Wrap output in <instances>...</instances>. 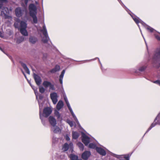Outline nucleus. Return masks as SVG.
<instances>
[{
	"label": "nucleus",
	"mask_w": 160,
	"mask_h": 160,
	"mask_svg": "<svg viewBox=\"0 0 160 160\" xmlns=\"http://www.w3.org/2000/svg\"><path fill=\"white\" fill-rule=\"evenodd\" d=\"M44 36V37H43L42 38V42L44 43H47L48 40L49 39V38L48 36L47 30L44 23L43 26V29L41 30Z\"/></svg>",
	"instance_id": "obj_6"
},
{
	"label": "nucleus",
	"mask_w": 160,
	"mask_h": 160,
	"mask_svg": "<svg viewBox=\"0 0 160 160\" xmlns=\"http://www.w3.org/2000/svg\"><path fill=\"white\" fill-rule=\"evenodd\" d=\"M146 68L147 66L146 65L142 66L139 68V71L140 72H142L146 69Z\"/></svg>",
	"instance_id": "obj_34"
},
{
	"label": "nucleus",
	"mask_w": 160,
	"mask_h": 160,
	"mask_svg": "<svg viewBox=\"0 0 160 160\" xmlns=\"http://www.w3.org/2000/svg\"><path fill=\"white\" fill-rule=\"evenodd\" d=\"M82 141L86 146L88 145L89 143L91 141L90 138L85 134H82Z\"/></svg>",
	"instance_id": "obj_12"
},
{
	"label": "nucleus",
	"mask_w": 160,
	"mask_h": 160,
	"mask_svg": "<svg viewBox=\"0 0 160 160\" xmlns=\"http://www.w3.org/2000/svg\"><path fill=\"white\" fill-rule=\"evenodd\" d=\"M153 58L155 59H160V47L157 48L155 51Z\"/></svg>",
	"instance_id": "obj_16"
},
{
	"label": "nucleus",
	"mask_w": 160,
	"mask_h": 160,
	"mask_svg": "<svg viewBox=\"0 0 160 160\" xmlns=\"http://www.w3.org/2000/svg\"><path fill=\"white\" fill-rule=\"evenodd\" d=\"M24 40V38L23 37H21L18 39L17 40V43H20L21 42L23 41Z\"/></svg>",
	"instance_id": "obj_33"
},
{
	"label": "nucleus",
	"mask_w": 160,
	"mask_h": 160,
	"mask_svg": "<svg viewBox=\"0 0 160 160\" xmlns=\"http://www.w3.org/2000/svg\"><path fill=\"white\" fill-rule=\"evenodd\" d=\"M33 78L37 84L38 86L40 85L42 82L41 78L35 73L33 74Z\"/></svg>",
	"instance_id": "obj_15"
},
{
	"label": "nucleus",
	"mask_w": 160,
	"mask_h": 160,
	"mask_svg": "<svg viewBox=\"0 0 160 160\" xmlns=\"http://www.w3.org/2000/svg\"><path fill=\"white\" fill-rule=\"evenodd\" d=\"M77 145L79 147L80 150L83 151L84 149V146L83 144L80 142H79L77 143Z\"/></svg>",
	"instance_id": "obj_32"
},
{
	"label": "nucleus",
	"mask_w": 160,
	"mask_h": 160,
	"mask_svg": "<svg viewBox=\"0 0 160 160\" xmlns=\"http://www.w3.org/2000/svg\"><path fill=\"white\" fill-rule=\"evenodd\" d=\"M27 27V24L26 22L23 21L20 22V28L19 30L21 34L24 36L28 35V33L26 30Z\"/></svg>",
	"instance_id": "obj_5"
},
{
	"label": "nucleus",
	"mask_w": 160,
	"mask_h": 160,
	"mask_svg": "<svg viewBox=\"0 0 160 160\" xmlns=\"http://www.w3.org/2000/svg\"><path fill=\"white\" fill-rule=\"evenodd\" d=\"M20 20L18 19L16 21V22H15L14 23V27L16 28H18L19 30L20 28V26H19V22H20Z\"/></svg>",
	"instance_id": "obj_28"
},
{
	"label": "nucleus",
	"mask_w": 160,
	"mask_h": 160,
	"mask_svg": "<svg viewBox=\"0 0 160 160\" xmlns=\"http://www.w3.org/2000/svg\"><path fill=\"white\" fill-rule=\"evenodd\" d=\"M91 155L90 152L88 151H86L82 154V158L84 160H87Z\"/></svg>",
	"instance_id": "obj_18"
},
{
	"label": "nucleus",
	"mask_w": 160,
	"mask_h": 160,
	"mask_svg": "<svg viewBox=\"0 0 160 160\" xmlns=\"http://www.w3.org/2000/svg\"><path fill=\"white\" fill-rule=\"evenodd\" d=\"M63 106V103L62 101L61 100L59 101L58 102L57 106V109L58 110H59Z\"/></svg>",
	"instance_id": "obj_22"
},
{
	"label": "nucleus",
	"mask_w": 160,
	"mask_h": 160,
	"mask_svg": "<svg viewBox=\"0 0 160 160\" xmlns=\"http://www.w3.org/2000/svg\"><path fill=\"white\" fill-rule=\"evenodd\" d=\"M36 14H34L32 15H30V16L32 17L33 18V22L35 23H37L38 22L37 18L36 17Z\"/></svg>",
	"instance_id": "obj_30"
},
{
	"label": "nucleus",
	"mask_w": 160,
	"mask_h": 160,
	"mask_svg": "<svg viewBox=\"0 0 160 160\" xmlns=\"http://www.w3.org/2000/svg\"><path fill=\"white\" fill-rule=\"evenodd\" d=\"M65 138L66 140L67 141H69L70 140V138H69V136L68 135H66L65 136Z\"/></svg>",
	"instance_id": "obj_41"
},
{
	"label": "nucleus",
	"mask_w": 160,
	"mask_h": 160,
	"mask_svg": "<svg viewBox=\"0 0 160 160\" xmlns=\"http://www.w3.org/2000/svg\"><path fill=\"white\" fill-rule=\"evenodd\" d=\"M98 59H99V58H98ZM99 63H100V61L99 60Z\"/></svg>",
	"instance_id": "obj_50"
},
{
	"label": "nucleus",
	"mask_w": 160,
	"mask_h": 160,
	"mask_svg": "<svg viewBox=\"0 0 160 160\" xmlns=\"http://www.w3.org/2000/svg\"><path fill=\"white\" fill-rule=\"evenodd\" d=\"M55 114L58 118H59L60 117V115L59 112L56 110L55 111Z\"/></svg>",
	"instance_id": "obj_38"
},
{
	"label": "nucleus",
	"mask_w": 160,
	"mask_h": 160,
	"mask_svg": "<svg viewBox=\"0 0 160 160\" xmlns=\"http://www.w3.org/2000/svg\"><path fill=\"white\" fill-rule=\"evenodd\" d=\"M89 147L91 148H96V145L93 143H90L89 145Z\"/></svg>",
	"instance_id": "obj_36"
},
{
	"label": "nucleus",
	"mask_w": 160,
	"mask_h": 160,
	"mask_svg": "<svg viewBox=\"0 0 160 160\" xmlns=\"http://www.w3.org/2000/svg\"><path fill=\"white\" fill-rule=\"evenodd\" d=\"M129 14L131 15V16L132 17V18H133V20H134V21L135 22L137 23V24L138 25V27H139V29L140 30V32L141 33V34L142 36L143 37L142 34V32L138 24L139 23H141L143 26H144V27L146 28L149 31H150L151 32H154V31H155L153 28L151 27H150L148 26L147 24H146L144 22H143L142 20H141V19H139L136 16H135L134 15L131 14L128 12ZM144 38V37H143Z\"/></svg>",
	"instance_id": "obj_1"
},
{
	"label": "nucleus",
	"mask_w": 160,
	"mask_h": 160,
	"mask_svg": "<svg viewBox=\"0 0 160 160\" xmlns=\"http://www.w3.org/2000/svg\"><path fill=\"white\" fill-rule=\"evenodd\" d=\"M67 122L71 127H72L73 126V122L72 121L70 120H68Z\"/></svg>",
	"instance_id": "obj_40"
},
{
	"label": "nucleus",
	"mask_w": 160,
	"mask_h": 160,
	"mask_svg": "<svg viewBox=\"0 0 160 160\" xmlns=\"http://www.w3.org/2000/svg\"><path fill=\"white\" fill-rule=\"evenodd\" d=\"M29 40L31 43L34 44L37 41V39L35 37L31 36L29 38Z\"/></svg>",
	"instance_id": "obj_25"
},
{
	"label": "nucleus",
	"mask_w": 160,
	"mask_h": 160,
	"mask_svg": "<svg viewBox=\"0 0 160 160\" xmlns=\"http://www.w3.org/2000/svg\"><path fill=\"white\" fill-rule=\"evenodd\" d=\"M30 15L37 14V8L36 6L33 4H30L28 6Z\"/></svg>",
	"instance_id": "obj_8"
},
{
	"label": "nucleus",
	"mask_w": 160,
	"mask_h": 160,
	"mask_svg": "<svg viewBox=\"0 0 160 160\" xmlns=\"http://www.w3.org/2000/svg\"><path fill=\"white\" fill-rule=\"evenodd\" d=\"M22 66L23 67L26 73L29 74L30 73V71L26 65L24 63H22Z\"/></svg>",
	"instance_id": "obj_26"
},
{
	"label": "nucleus",
	"mask_w": 160,
	"mask_h": 160,
	"mask_svg": "<svg viewBox=\"0 0 160 160\" xmlns=\"http://www.w3.org/2000/svg\"><path fill=\"white\" fill-rule=\"evenodd\" d=\"M9 58L10 59H11V57L10 56H9Z\"/></svg>",
	"instance_id": "obj_49"
},
{
	"label": "nucleus",
	"mask_w": 160,
	"mask_h": 160,
	"mask_svg": "<svg viewBox=\"0 0 160 160\" xmlns=\"http://www.w3.org/2000/svg\"><path fill=\"white\" fill-rule=\"evenodd\" d=\"M119 2L121 3V5H122V6L126 9V10L128 12V11H129V10L124 5V4L121 1V0H118Z\"/></svg>",
	"instance_id": "obj_35"
},
{
	"label": "nucleus",
	"mask_w": 160,
	"mask_h": 160,
	"mask_svg": "<svg viewBox=\"0 0 160 160\" xmlns=\"http://www.w3.org/2000/svg\"><path fill=\"white\" fill-rule=\"evenodd\" d=\"M73 145L72 143H70L69 145L67 143H65L63 146L62 148V150L63 151H66L68 149H69V150L72 152L73 151Z\"/></svg>",
	"instance_id": "obj_11"
},
{
	"label": "nucleus",
	"mask_w": 160,
	"mask_h": 160,
	"mask_svg": "<svg viewBox=\"0 0 160 160\" xmlns=\"http://www.w3.org/2000/svg\"><path fill=\"white\" fill-rule=\"evenodd\" d=\"M28 2V0H22V6L25 8L27 6V4Z\"/></svg>",
	"instance_id": "obj_31"
},
{
	"label": "nucleus",
	"mask_w": 160,
	"mask_h": 160,
	"mask_svg": "<svg viewBox=\"0 0 160 160\" xmlns=\"http://www.w3.org/2000/svg\"><path fill=\"white\" fill-rule=\"evenodd\" d=\"M12 8H10L9 10L7 7H4L2 3L0 4V15L5 19H11L12 16L9 15V11H12Z\"/></svg>",
	"instance_id": "obj_2"
},
{
	"label": "nucleus",
	"mask_w": 160,
	"mask_h": 160,
	"mask_svg": "<svg viewBox=\"0 0 160 160\" xmlns=\"http://www.w3.org/2000/svg\"><path fill=\"white\" fill-rule=\"evenodd\" d=\"M52 130L55 133H59L61 130L57 126H54L52 128Z\"/></svg>",
	"instance_id": "obj_20"
},
{
	"label": "nucleus",
	"mask_w": 160,
	"mask_h": 160,
	"mask_svg": "<svg viewBox=\"0 0 160 160\" xmlns=\"http://www.w3.org/2000/svg\"><path fill=\"white\" fill-rule=\"evenodd\" d=\"M65 70H63L62 71L61 73L59 76V81L60 83L62 84V80L64 74L65 73Z\"/></svg>",
	"instance_id": "obj_23"
},
{
	"label": "nucleus",
	"mask_w": 160,
	"mask_h": 160,
	"mask_svg": "<svg viewBox=\"0 0 160 160\" xmlns=\"http://www.w3.org/2000/svg\"><path fill=\"white\" fill-rule=\"evenodd\" d=\"M35 3H36V4H38V2H37V1H35Z\"/></svg>",
	"instance_id": "obj_45"
},
{
	"label": "nucleus",
	"mask_w": 160,
	"mask_h": 160,
	"mask_svg": "<svg viewBox=\"0 0 160 160\" xmlns=\"http://www.w3.org/2000/svg\"><path fill=\"white\" fill-rule=\"evenodd\" d=\"M79 136V134L78 132H72V137L74 139H77Z\"/></svg>",
	"instance_id": "obj_29"
},
{
	"label": "nucleus",
	"mask_w": 160,
	"mask_h": 160,
	"mask_svg": "<svg viewBox=\"0 0 160 160\" xmlns=\"http://www.w3.org/2000/svg\"><path fill=\"white\" fill-rule=\"evenodd\" d=\"M50 97L53 103L54 104H56L58 101V96L56 92H52L50 94Z\"/></svg>",
	"instance_id": "obj_13"
},
{
	"label": "nucleus",
	"mask_w": 160,
	"mask_h": 160,
	"mask_svg": "<svg viewBox=\"0 0 160 160\" xmlns=\"http://www.w3.org/2000/svg\"><path fill=\"white\" fill-rule=\"evenodd\" d=\"M43 86L46 88H49L50 90H54V86L53 84L51 82L47 81H44L42 83Z\"/></svg>",
	"instance_id": "obj_9"
},
{
	"label": "nucleus",
	"mask_w": 160,
	"mask_h": 160,
	"mask_svg": "<svg viewBox=\"0 0 160 160\" xmlns=\"http://www.w3.org/2000/svg\"><path fill=\"white\" fill-rule=\"evenodd\" d=\"M71 160H82V159H78V157L72 154L69 156Z\"/></svg>",
	"instance_id": "obj_27"
},
{
	"label": "nucleus",
	"mask_w": 160,
	"mask_h": 160,
	"mask_svg": "<svg viewBox=\"0 0 160 160\" xmlns=\"http://www.w3.org/2000/svg\"><path fill=\"white\" fill-rule=\"evenodd\" d=\"M113 156L120 160H124V158L126 160H129V156L128 155H119L113 154Z\"/></svg>",
	"instance_id": "obj_14"
},
{
	"label": "nucleus",
	"mask_w": 160,
	"mask_h": 160,
	"mask_svg": "<svg viewBox=\"0 0 160 160\" xmlns=\"http://www.w3.org/2000/svg\"><path fill=\"white\" fill-rule=\"evenodd\" d=\"M64 99L65 101V102L67 105V106L68 107V109L69 110H70V112H71L73 118H74L75 120L78 123V120L75 116V115L72 109L71 108V106H70V105L69 103V102L68 101V100L67 99V98L66 96L65 95H64Z\"/></svg>",
	"instance_id": "obj_7"
},
{
	"label": "nucleus",
	"mask_w": 160,
	"mask_h": 160,
	"mask_svg": "<svg viewBox=\"0 0 160 160\" xmlns=\"http://www.w3.org/2000/svg\"><path fill=\"white\" fill-rule=\"evenodd\" d=\"M157 124L160 125V115L158 114L155 119L154 122L151 124L150 127L148 128L146 132L151 130L153 127H154Z\"/></svg>",
	"instance_id": "obj_10"
},
{
	"label": "nucleus",
	"mask_w": 160,
	"mask_h": 160,
	"mask_svg": "<svg viewBox=\"0 0 160 160\" xmlns=\"http://www.w3.org/2000/svg\"><path fill=\"white\" fill-rule=\"evenodd\" d=\"M0 49L1 51H2V48L0 47Z\"/></svg>",
	"instance_id": "obj_47"
},
{
	"label": "nucleus",
	"mask_w": 160,
	"mask_h": 160,
	"mask_svg": "<svg viewBox=\"0 0 160 160\" xmlns=\"http://www.w3.org/2000/svg\"><path fill=\"white\" fill-rule=\"evenodd\" d=\"M7 1V0H0V1L1 2H5Z\"/></svg>",
	"instance_id": "obj_42"
},
{
	"label": "nucleus",
	"mask_w": 160,
	"mask_h": 160,
	"mask_svg": "<svg viewBox=\"0 0 160 160\" xmlns=\"http://www.w3.org/2000/svg\"><path fill=\"white\" fill-rule=\"evenodd\" d=\"M44 91H35V93L36 95V98L38 99V102L39 105V115L42 121V118L41 115V111L43 108V104L42 103H40L41 102V99L42 98V94L44 92Z\"/></svg>",
	"instance_id": "obj_3"
},
{
	"label": "nucleus",
	"mask_w": 160,
	"mask_h": 160,
	"mask_svg": "<svg viewBox=\"0 0 160 160\" xmlns=\"http://www.w3.org/2000/svg\"><path fill=\"white\" fill-rule=\"evenodd\" d=\"M152 82L154 83H156L160 86V80H157L155 81H153Z\"/></svg>",
	"instance_id": "obj_39"
},
{
	"label": "nucleus",
	"mask_w": 160,
	"mask_h": 160,
	"mask_svg": "<svg viewBox=\"0 0 160 160\" xmlns=\"http://www.w3.org/2000/svg\"><path fill=\"white\" fill-rule=\"evenodd\" d=\"M97 58H94V59H91V60H95Z\"/></svg>",
	"instance_id": "obj_46"
},
{
	"label": "nucleus",
	"mask_w": 160,
	"mask_h": 160,
	"mask_svg": "<svg viewBox=\"0 0 160 160\" xmlns=\"http://www.w3.org/2000/svg\"><path fill=\"white\" fill-rule=\"evenodd\" d=\"M43 90H45L43 88Z\"/></svg>",
	"instance_id": "obj_51"
},
{
	"label": "nucleus",
	"mask_w": 160,
	"mask_h": 160,
	"mask_svg": "<svg viewBox=\"0 0 160 160\" xmlns=\"http://www.w3.org/2000/svg\"><path fill=\"white\" fill-rule=\"evenodd\" d=\"M24 12L26 14L27 13V10L26 8L22 9L20 7H17L15 10V15L18 17L20 18L22 16Z\"/></svg>",
	"instance_id": "obj_4"
},
{
	"label": "nucleus",
	"mask_w": 160,
	"mask_h": 160,
	"mask_svg": "<svg viewBox=\"0 0 160 160\" xmlns=\"http://www.w3.org/2000/svg\"><path fill=\"white\" fill-rule=\"evenodd\" d=\"M22 72L23 73V74H24V76L25 77V78H27V77H26V75L25 74V73H24V72L23 71H22Z\"/></svg>",
	"instance_id": "obj_44"
},
{
	"label": "nucleus",
	"mask_w": 160,
	"mask_h": 160,
	"mask_svg": "<svg viewBox=\"0 0 160 160\" xmlns=\"http://www.w3.org/2000/svg\"><path fill=\"white\" fill-rule=\"evenodd\" d=\"M60 68L59 66L58 65H56L55 68L51 70V72L52 73H54L56 72L59 71L60 69Z\"/></svg>",
	"instance_id": "obj_24"
},
{
	"label": "nucleus",
	"mask_w": 160,
	"mask_h": 160,
	"mask_svg": "<svg viewBox=\"0 0 160 160\" xmlns=\"http://www.w3.org/2000/svg\"><path fill=\"white\" fill-rule=\"evenodd\" d=\"M0 37H3L1 31H0Z\"/></svg>",
	"instance_id": "obj_43"
},
{
	"label": "nucleus",
	"mask_w": 160,
	"mask_h": 160,
	"mask_svg": "<svg viewBox=\"0 0 160 160\" xmlns=\"http://www.w3.org/2000/svg\"><path fill=\"white\" fill-rule=\"evenodd\" d=\"M49 122L51 124L53 127L56 124V119L52 116H50L49 118Z\"/></svg>",
	"instance_id": "obj_19"
},
{
	"label": "nucleus",
	"mask_w": 160,
	"mask_h": 160,
	"mask_svg": "<svg viewBox=\"0 0 160 160\" xmlns=\"http://www.w3.org/2000/svg\"><path fill=\"white\" fill-rule=\"evenodd\" d=\"M43 55H44V56H47V55H46V54H44Z\"/></svg>",
	"instance_id": "obj_48"
},
{
	"label": "nucleus",
	"mask_w": 160,
	"mask_h": 160,
	"mask_svg": "<svg viewBox=\"0 0 160 160\" xmlns=\"http://www.w3.org/2000/svg\"><path fill=\"white\" fill-rule=\"evenodd\" d=\"M96 149L97 152L101 155L104 156L106 154L105 151L102 148H96Z\"/></svg>",
	"instance_id": "obj_21"
},
{
	"label": "nucleus",
	"mask_w": 160,
	"mask_h": 160,
	"mask_svg": "<svg viewBox=\"0 0 160 160\" xmlns=\"http://www.w3.org/2000/svg\"><path fill=\"white\" fill-rule=\"evenodd\" d=\"M51 112V109L48 107L44 108L43 110V114L45 117H47L48 116Z\"/></svg>",
	"instance_id": "obj_17"
},
{
	"label": "nucleus",
	"mask_w": 160,
	"mask_h": 160,
	"mask_svg": "<svg viewBox=\"0 0 160 160\" xmlns=\"http://www.w3.org/2000/svg\"><path fill=\"white\" fill-rule=\"evenodd\" d=\"M155 38L159 41H160V33H158V34H155Z\"/></svg>",
	"instance_id": "obj_37"
}]
</instances>
